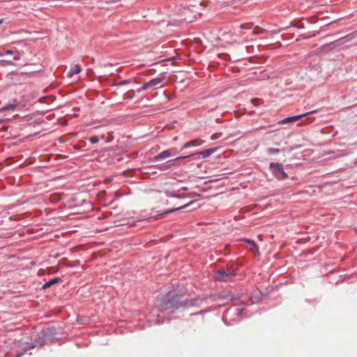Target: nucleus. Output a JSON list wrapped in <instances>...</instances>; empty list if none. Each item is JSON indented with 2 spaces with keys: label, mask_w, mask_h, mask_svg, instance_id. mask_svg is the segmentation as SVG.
<instances>
[{
  "label": "nucleus",
  "mask_w": 357,
  "mask_h": 357,
  "mask_svg": "<svg viewBox=\"0 0 357 357\" xmlns=\"http://www.w3.org/2000/svg\"><path fill=\"white\" fill-rule=\"evenodd\" d=\"M16 53H17V54H18V52H16ZM14 59H15V60H18V59H19V55H17V56H15V57H14Z\"/></svg>",
  "instance_id": "b1692460"
},
{
  "label": "nucleus",
  "mask_w": 357,
  "mask_h": 357,
  "mask_svg": "<svg viewBox=\"0 0 357 357\" xmlns=\"http://www.w3.org/2000/svg\"><path fill=\"white\" fill-rule=\"evenodd\" d=\"M267 152L270 155L276 154V153H278L280 152V149H279L269 148L267 150Z\"/></svg>",
  "instance_id": "dca6fc26"
},
{
  "label": "nucleus",
  "mask_w": 357,
  "mask_h": 357,
  "mask_svg": "<svg viewBox=\"0 0 357 357\" xmlns=\"http://www.w3.org/2000/svg\"><path fill=\"white\" fill-rule=\"evenodd\" d=\"M217 148L208 149L204 150L202 151L198 152L197 154H199L202 156V158H206L213 153H214L217 151Z\"/></svg>",
  "instance_id": "6e6552de"
},
{
  "label": "nucleus",
  "mask_w": 357,
  "mask_h": 357,
  "mask_svg": "<svg viewBox=\"0 0 357 357\" xmlns=\"http://www.w3.org/2000/svg\"><path fill=\"white\" fill-rule=\"evenodd\" d=\"M0 65L1 66H10L12 65L11 61H6V60H1L0 61Z\"/></svg>",
  "instance_id": "aec40b11"
},
{
  "label": "nucleus",
  "mask_w": 357,
  "mask_h": 357,
  "mask_svg": "<svg viewBox=\"0 0 357 357\" xmlns=\"http://www.w3.org/2000/svg\"><path fill=\"white\" fill-rule=\"evenodd\" d=\"M61 281V279L59 278H55L52 280H50V281L45 282L43 285V289H45L51 287L52 285L58 283L59 282Z\"/></svg>",
  "instance_id": "9d476101"
},
{
  "label": "nucleus",
  "mask_w": 357,
  "mask_h": 357,
  "mask_svg": "<svg viewBox=\"0 0 357 357\" xmlns=\"http://www.w3.org/2000/svg\"><path fill=\"white\" fill-rule=\"evenodd\" d=\"M269 167L271 169L272 173L278 179L282 180L288 177L281 164L271 162Z\"/></svg>",
  "instance_id": "f03ea898"
},
{
  "label": "nucleus",
  "mask_w": 357,
  "mask_h": 357,
  "mask_svg": "<svg viewBox=\"0 0 357 357\" xmlns=\"http://www.w3.org/2000/svg\"><path fill=\"white\" fill-rule=\"evenodd\" d=\"M101 139H104V135H102V136H101Z\"/></svg>",
  "instance_id": "c85d7f7f"
},
{
  "label": "nucleus",
  "mask_w": 357,
  "mask_h": 357,
  "mask_svg": "<svg viewBox=\"0 0 357 357\" xmlns=\"http://www.w3.org/2000/svg\"><path fill=\"white\" fill-rule=\"evenodd\" d=\"M236 275V273L231 268L219 269L216 271L215 278L220 281H228Z\"/></svg>",
  "instance_id": "7ed1b4c3"
},
{
  "label": "nucleus",
  "mask_w": 357,
  "mask_h": 357,
  "mask_svg": "<svg viewBox=\"0 0 357 357\" xmlns=\"http://www.w3.org/2000/svg\"><path fill=\"white\" fill-rule=\"evenodd\" d=\"M243 241L246 242L251 246L250 248V250L251 251H253V252L257 251V252H259V248H258L257 245H256V243H255V241H253L251 239H248V238H245Z\"/></svg>",
  "instance_id": "f8f14e48"
},
{
  "label": "nucleus",
  "mask_w": 357,
  "mask_h": 357,
  "mask_svg": "<svg viewBox=\"0 0 357 357\" xmlns=\"http://www.w3.org/2000/svg\"><path fill=\"white\" fill-rule=\"evenodd\" d=\"M243 241L246 242L251 246L250 248V250L251 251H253V252L257 251V252H259V248H258L257 245H256V243H255V241H253L251 239H248V238H245Z\"/></svg>",
  "instance_id": "9b49d317"
},
{
  "label": "nucleus",
  "mask_w": 357,
  "mask_h": 357,
  "mask_svg": "<svg viewBox=\"0 0 357 357\" xmlns=\"http://www.w3.org/2000/svg\"><path fill=\"white\" fill-rule=\"evenodd\" d=\"M172 151L171 150H165V151H163L162 152H161L160 153H159L158 155H155L153 160L154 161H157V160H162V159H165V158H169L170 156H172Z\"/></svg>",
  "instance_id": "0eeeda50"
},
{
  "label": "nucleus",
  "mask_w": 357,
  "mask_h": 357,
  "mask_svg": "<svg viewBox=\"0 0 357 357\" xmlns=\"http://www.w3.org/2000/svg\"><path fill=\"white\" fill-rule=\"evenodd\" d=\"M183 305L186 307L197 306L198 305V300L197 299L186 300L183 303Z\"/></svg>",
  "instance_id": "ddd939ff"
},
{
  "label": "nucleus",
  "mask_w": 357,
  "mask_h": 357,
  "mask_svg": "<svg viewBox=\"0 0 357 357\" xmlns=\"http://www.w3.org/2000/svg\"><path fill=\"white\" fill-rule=\"evenodd\" d=\"M196 140H192L190 142H188L187 143H185L184 145H183V149H188L190 146H195V142Z\"/></svg>",
  "instance_id": "f3484780"
},
{
  "label": "nucleus",
  "mask_w": 357,
  "mask_h": 357,
  "mask_svg": "<svg viewBox=\"0 0 357 357\" xmlns=\"http://www.w3.org/2000/svg\"><path fill=\"white\" fill-rule=\"evenodd\" d=\"M192 203H193V202H190L189 204H183V205H181V206H176V207H175V208H172V209L168 210L167 211L165 212L164 213H165V214H167V213H172V212L176 211H178V210H179V209H181V208H185V207H187L188 205H190V204H192Z\"/></svg>",
  "instance_id": "2eb2a0df"
},
{
  "label": "nucleus",
  "mask_w": 357,
  "mask_h": 357,
  "mask_svg": "<svg viewBox=\"0 0 357 357\" xmlns=\"http://www.w3.org/2000/svg\"><path fill=\"white\" fill-rule=\"evenodd\" d=\"M130 81L129 80H123L121 82V84H128L129 83Z\"/></svg>",
  "instance_id": "5701e85b"
},
{
  "label": "nucleus",
  "mask_w": 357,
  "mask_h": 357,
  "mask_svg": "<svg viewBox=\"0 0 357 357\" xmlns=\"http://www.w3.org/2000/svg\"><path fill=\"white\" fill-rule=\"evenodd\" d=\"M257 100H252V103L255 105H259V103H257Z\"/></svg>",
  "instance_id": "4be33fe9"
},
{
  "label": "nucleus",
  "mask_w": 357,
  "mask_h": 357,
  "mask_svg": "<svg viewBox=\"0 0 357 357\" xmlns=\"http://www.w3.org/2000/svg\"><path fill=\"white\" fill-rule=\"evenodd\" d=\"M3 19L0 20V24L3 22Z\"/></svg>",
  "instance_id": "a878e982"
},
{
  "label": "nucleus",
  "mask_w": 357,
  "mask_h": 357,
  "mask_svg": "<svg viewBox=\"0 0 357 357\" xmlns=\"http://www.w3.org/2000/svg\"><path fill=\"white\" fill-rule=\"evenodd\" d=\"M3 123V121L0 120V124Z\"/></svg>",
  "instance_id": "c756f323"
},
{
  "label": "nucleus",
  "mask_w": 357,
  "mask_h": 357,
  "mask_svg": "<svg viewBox=\"0 0 357 357\" xmlns=\"http://www.w3.org/2000/svg\"><path fill=\"white\" fill-rule=\"evenodd\" d=\"M326 47H327V46H323V47H321V49H322V50H324V48H326Z\"/></svg>",
  "instance_id": "bb28decb"
},
{
  "label": "nucleus",
  "mask_w": 357,
  "mask_h": 357,
  "mask_svg": "<svg viewBox=\"0 0 357 357\" xmlns=\"http://www.w3.org/2000/svg\"><path fill=\"white\" fill-rule=\"evenodd\" d=\"M317 112V110H312L311 112H307V113H305V114H301V115H297V116H290V117H287V118H285L281 121H280L278 123H281V124H284V123H294L298 120H300V119H302L303 118L307 116V115L310 114H314V113H316Z\"/></svg>",
  "instance_id": "39448f33"
},
{
  "label": "nucleus",
  "mask_w": 357,
  "mask_h": 357,
  "mask_svg": "<svg viewBox=\"0 0 357 357\" xmlns=\"http://www.w3.org/2000/svg\"><path fill=\"white\" fill-rule=\"evenodd\" d=\"M192 155H189L190 156H192ZM188 158V156H184V157H178V158H176V159L174 160H169L167 161L166 163L165 164H162L160 167V169L162 170V171H165V170H167L168 169L172 167H174V166H177L178 165V161L182 160V159H184V158Z\"/></svg>",
  "instance_id": "423d86ee"
},
{
  "label": "nucleus",
  "mask_w": 357,
  "mask_h": 357,
  "mask_svg": "<svg viewBox=\"0 0 357 357\" xmlns=\"http://www.w3.org/2000/svg\"><path fill=\"white\" fill-rule=\"evenodd\" d=\"M178 296L167 295L159 305V310L162 312L172 308H178Z\"/></svg>",
  "instance_id": "f257e3e1"
},
{
  "label": "nucleus",
  "mask_w": 357,
  "mask_h": 357,
  "mask_svg": "<svg viewBox=\"0 0 357 357\" xmlns=\"http://www.w3.org/2000/svg\"><path fill=\"white\" fill-rule=\"evenodd\" d=\"M17 107L16 104H9L8 105H6L1 108H0V113L4 112L7 110H14Z\"/></svg>",
  "instance_id": "4468645a"
},
{
  "label": "nucleus",
  "mask_w": 357,
  "mask_h": 357,
  "mask_svg": "<svg viewBox=\"0 0 357 357\" xmlns=\"http://www.w3.org/2000/svg\"><path fill=\"white\" fill-rule=\"evenodd\" d=\"M164 81L163 77H156L154 79H152L148 82H146L142 88L140 90H138V92H140L141 91H145L149 89L152 88H158V86Z\"/></svg>",
  "instance_id": "20e7f679"
},
{
  "label": "nucleus",
  "mask_w": 357,
  "mask_h": 357,
  "mask_svg": "<svg viewBox=\"0 0 357 357\" xmlns=\"http://www.w3.org/2000/svg\"><path fill=\"white\" fill-rule=\"evenodd\" d=\"M81 72V67L79 65L73 66L70 70L68 73L67 75L68 77H72L75 74H78Z\"/></svg>",
  "instance_id": "1a4fd4ad"
},
{
  "label": "nucleus",
  "mask_w": 357,
  "mask_h": 357,
  "mask_svg": "<svg viewBox=\"0 0 357 357\" xmlns=\"http://www.w3.org/2000/svg\"><path fill=\"white\" fill-rule=\"evenodd\" d=\"M3 53L0 52V56H3Z\"/></svg>",
  "instance_id": "cd10ccee"
},
{
  "label": "nucleus",
  "mask_w": 357,
  "mask_h": 357,
  "mask_svg": "<svg viewBox=\"0 0 357 357\" xmlns=\"http://www.w3.org/2000/svg\"><path fill=\"white\" fill-rule=\"evenodd\" d=\"M22 354H17L16 355V357H21V356H22Z\"/></svg>",
  "instance_id": "393cba45"
},
{
  "label": "nucleus",
  "mask_w": 357,
  "mask_h": 357,
  "mask_svg": "<svg viewBox=\"0 0 357 357\" xmlns=\"http://www.w3.org/2000/svg\"><path fill=\"white\" fill-rule=\"evenodd\" d=\"M166 195L167 197H176L178 198H181V195H177L174 192H172V191H167L166 192Z\"/></svg>",
  "instance_id": "6ab92c4d"
},
{
  "label": "nucleus",
  "mask_w": 357,
  "mask_h": 357,
  "mask_svg": "<svg viewBox=\"0 0 357 357\" xmlns=\"http://www.w3.org/2000/svg\"><path fill=\"white\" fill-rule=\"evenodd\" d=\"M99 140H100V138L97 136H92L89 138V141L92 144L98 143L99 142Z\"/></svg>",
  "instance_id": "a211bd4d"
},
{
  "label": "nucleus",
  "mask_w": 357,
  "mask_h": 357,
  "mask_svg": "<svg viewBox=\"0 0 357 357\" xmlns=\"http://www.w3.org/2000/svg\"><path fill=\"white\" fill-rule=\"evenodd\" d=\"M5 54H14V52H13V51H12V50H7V51L5 52Z\"/></svg>",
  "instance_id": "412c9836"
}]
</instances>
